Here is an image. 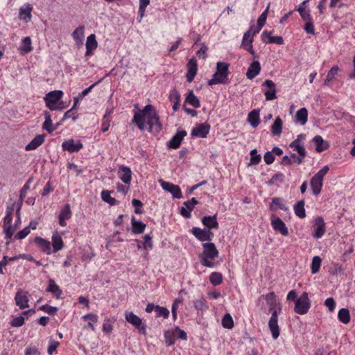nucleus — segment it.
Here are the masks:
<instances>
[{
  "label": "nucleus",
  "mask_w": 355,
  "mask_h": 355,
  "mask_svg": "<svg viewBox=\"0 0 355 355\" xmlns=\"http://www.w3.org/2000/svg\"><path fill=\"white\" fill-rule=\"evenodd\" d=\"M133 121L141 130L145 129L146 121L149 126L148 130L150 132L153 129L157 132H159L162 129V124L158 114L151 105H146L142 110L135 113Z\"/></svg>",
  "instance_id": "f257e3e1"
},
{
  "label": "nucleus",
  "mask_w": 355,
  "mask_h": 355,
  "mask_svg": "<svg viewBox=\"0 0 355 355\" xmlns=\"http://www.w3.org/2000/svg\"><path fill=\"white\" fill-rule=\"evenodd\" d=\"M269 305V311H272L271 317L268 322V327L271 331L273 339H277L279 336V327L277 324L278 312L275 309L277 306L276 295L273 292L269 293L263 296Z\"/></svg>",
  "instance_id": "f03ea898"
},
{
  "label": "nucleus",
  "mask_w": 355,
  "mask_h": 355,
  "mask_svg": "<svg viewBox=\"0 0 355 355\" xmlns=\"http://www.w3.org/2000/svg\"><path fill=\"white\" fill-rule=\"evenodd\" d=\"M202 248L204 250L200 256L201 264L205 267L214 268L216 264L213 260L218 256V250L213 243H202Z\"/></svg>",
  "instance_id": "7ed1b4c3"
},
{
  "label": "nucleus",
  "mask_w": 355,
  "mask_h": 355,
  "mask_svg": "<svg viewBox=\"0 0 355 355\" xmlns=\"http://www.w3.org/2000/svg\"><path fill=\"white\" fill-rule=\"evenodd\" d=\"M229 64L223 62H218L216 64V71L212 76V78L208 81V85L211 86L217 84H225L228 80Z\"/></svg>",
  "instance_id": "20e7f679"
},
{
  "label": "nucleus",
  "mask_w": 355,
  "mask_h": 355,
  "mask_svg": "<svg viewBox=\"0 0 355 355\" xmlns=\"http://www.w3.org/2000/svg\"><path fill=\"white\" fill-rule=\"evenodd\" d=\"M329 170V166H324L311 178L310 184L313 195L318 196L320 194L322 187L323 178Z\"/></svg>",
  "instance_id": "39448f33"
},
{
  "label": "nucleus",
  "mask_w": 355,
  "mask_h": 355,
  "mask_svg": "<svg viewBox=\"0 0 355 355\" xmlns=\"http://www.w3.org/2000/svg\"><path fill=\"white\" fill-rule=\"evenodd\" d=\"M13 210L12 207H7L6 215L3 220V231L6 234V238L8 239L12 238L13 233L16 230V227L12 225Z\"/></svg>",
  "instance_id": "423d86ee"
},
{
  "label": "nucleus",
  "mask_w": 355,
  "mask_h": 355,
  "mask_svg": "<svg viewBox=\"0 0 355 355\" xmlns=\"http://www.w3.org/2000/svg\"><path fill=\"white\" fill-rule=\"evenodd\" d=\"M289 146L298 153V155L295 153H292L290 157H291L293 164H297V165L301 164L304 157L306 156V151L304 146L298 145L297 141H292Z\"/></svg>",
  "instance_id": "0eeeda50"
},
{
  "label": "nucleus",
  "mask_w": 355,
  "mask_h": 355,
  "mask_svg": "<svg viewBox=\"0 0 355 355\" xmlns=\"http://www.w3.org/2000/svg\"><path fill=\"white\" fill-rule=\"evenodd\" d=\"M309 308L310 300L309 299L308 293L304 292L295 301L294 311L298 314L303 315L307 313Z\"/></svg>",
  "instance_id": "6e6552de"
},
{
  "label": "nucleus",
  "mask_w": 355,
  "mask_h": 355,
  "mask_svg": "<svg viewBox=\"0 0 355 355\" xmlns=\"http://www.w3.org/2000/svg\"><path fill=\"white\" fill-rule=\"evenodd\" d=\"M125 318L128 322L135 327L142 334H146V326L142 324L141 319L135 315L133 312L126 311L125 313Z\"/></svg>",
  "instance_id": "1a4fd4ad"
},
{
  "label": "nucleus",
  "mask_w": 355,
  "mask_h": 355,
  "mask_svg": "<svg viewBox=\"0 0 355 355\" xmlns=\"http://www.w3.org/2000/svg\"><path fill=\"white\" fill-rule=\"evenodd\" d=\"M159 182L164 191L172 194L173 198L178 199L182 198V194L179 186L166 182L162 179H160Z\"/></svg>",
  "instance_id": "9d476101"
},
{
  "label": "nucleus",
  "mask_w": 355,
  "mask_h": 355,
  "mask_svg": "<svg viewBox=\"0 0 355 355\" xmlns=\"http://www.w3.org/2000/svg\"><path fill=\"white\" fill-rule=\"evenodd\" d=\"M313 227L314 232L312 236L313 238L320 239L324 234L326 231L325 223L322 217L318 216L315 218Z\"/></svg>",
  "instance_id": "9b49d317"
},
{
  "label": "nucleus",
  "mask_w": 355,
  "mask_h": 355,
  "mask_svg": "<svg viewBox=\"0 0 355 355\" xmlns=\"http://www.w3.org/2000/svg\"><path fill=\"white\" fill-rule=\"evenodd\" d=\"M271 225L275 231L279 232L283 236L288 235V230L284 221L278 216L272 215Z\"/></svg>",
  "instance_id": "f8f14e48"
},
{
  "label": "nucleus",
  "mask_w": 355,
  "mask_h": 355,
  "mask_svg": "<svg viewBox=\"0 0 355 355\" xmlns=\"http://www.w3.org/2000/svg\"><path fill=\"white\" fill-rule=\"evenodd\" d=\"M192 234L201 241H211L214 236V234L207 229H200L199 227H193Z\"/></svg>",
  "instance_id": "ddd939ff"
},
{
  "label": "nucleus",
  "mask_w": 355,
  "mask_h": 355,
  "mask_svg": "<svg viewBox=\"0 0 355 355\" xmlns=\"http://www.w3.org/2000/svg\"><path fill=\"white\" fill-rule=\"evenodd\" d=\"M28 293L23 290L18 291L15 297L16 305L19 309H23L29 306L28 305Z\"/></svg>",
  "instance_id": "4468645a"
},
{
  "label": "nucleus",
  "mask_w": 355,
  "mask_h": 355,
  "mask_svg": "<svg viewBox=\"0 0 355 355\" xmlns=\"http://www.w3.org/2000/svg\"><path fill=\"white\" fill-rule=\"evenodd\" d=\"M262 87H267L268 89L264 92L267 101L274 100L277 98V89L275 84L271 80H266L262 83Z\"/></svg>",
  "instance_id": "2eb2a0df"
},
{
  "label": "nucleus",
  "mask_w": 355,
  "mask_h": 355,
  "mask_svg": "<svg viewBox=\"0 0 355 355\" xmlns=\"http://www.w3.org/2000/svg\"><path fill=\"white\" fill-rule=\"evenodd\" d=\"M186 135L187 132L185 130H178L176 134L168 142L167 146L169 148L177 149L180 147L182 141Z\"/></svg>",
  "instance_id": "dca6fc26"
},
{
  "label": "nucleus",
  "mask_w": 355,
  "mask_h": 355,
  "mask_svg": "<svg viewBox=\"0 0 355 355\" xmlns=\"http://www.w3.org/2000/svg\"><path fill=\"white\" fill-rule=\"evenodd\" d=\"M210 130V125L207 123H200L193 128L191 131L192 137H198L205 138L208 135Z\"/></svg>",
  "instance_id": "f3484780"
},
{
  "label": "nucleus",
  "mask_w": 355,
  "mask_h": 355,
  "mask_svg": "<svg viewBox=\"0 0 355 355\" xmlns=\"http://www.w3.org/2000/svg\"><path fill=\"white\" fill-rule=\"evenodd\" d=\"M83 147L80 141H75L73 139L65 141L62 144V149L70 153L78 152Z\"/></svg>",
  "instance_id": "a211bd4d"
},
{
  "label": "nucleus",
  "mask_w": 355,
  "mask_h": 355,
  "mask_svg": "<svg viewBox=\"0 0 355 355\" xmlns=\"http://www.w3.org/2000/svg\"><path fill=\"white\" fill-rule=\"evenodd\" d=\"M187 66H188V71H187V73L186 75V78H187V80L189 83H191L193 80V79L197 73L198 66H197L196 60L194 59H191L189 61Z\"/></svg>",
  "instance_id": "6ab92c4d"
},
{
  "label": "nucleus",
  "mask_w": 355,
  "mask_h": 355,
  "mask_svg": "<svg viewBox=\"0 0 355 355\" xmlns=\"http://www.w3.org/2000/svg\"><path fill=\"white\" fill-rule=\"evenodd\" d=\"M261 71V64L259 61H254L248 67L246 76L248 79L252 80L256 77Z\"/></svg>",
  "instance_id": "aec40b11"
},
{
  "label": "nucleus",
  "mask_w": 355,
  "mask_h": 355,
  "mask_svg": "<svg viewBox=\"0 0 355 355\" xmlns=\"http://www.w3.org/2000/svg\"><path fill=\"white\" fill-rule=\"evenodd\" d=\"M71 212L70 209V206L69 204L64 205V207L61 209L60 216H59V224L62 227H65L67 223L65 222L66 220H68L71 218Z\"/></svg>",
  "instance_id": "412c9836"
},
{
  "label": "nucleus",
  "mask_w": 355,
  "mask_h": 355,
  "mask_svg": "<svg viewBox=\"0 0 355 355\" xmlns=\"http://www.w3.org/2000/svg\"><path fill=\"white\" fill-rule=\"evenodd\" d=\"M45 135H36L32 141L26 146V150H33L36 149L40 145H42L44 141Z\"/></svg>",
  "instance_id": "4be33fe9"
},
{
  "label": "nucleus",
  "mask_w": 355,
  "mask_h": 355,
  "mask_svg": "<svg viewBox=\"0 0 355 355\" xmlns=\"http://www.w3.org/2000/svg\"><path fill=\"white\" fill-rule=\"evenodd\" d=\"M98 46V43L96 40V36L94 34H91L87 38L86 41V53L85 56H89L92 54V51L96 49Z\"/></svg>",
  "instance_id": "5701e85b"
},
{
  "label": "nucleus",
  "mask_w": 355,
  "mask_h": 355,
  "mask_svg": "<svg viewBox=\"0 0 355 355\" xmlns=\"http://www.w3.org/2000/svg\"><path fill=\"white\" fill-rule=\"evenodd\" d=\"M119 174L120 179L125 184H129L132 178V171L129 167L121 166L119 167Z\"/></svg>",
  "instance_id": "b1692460"
},
{
  "label": "nucleus",
  "mask_w": 355,
  "mask_h": 355,
  "mask_svg": "<svg viewBox=\"0 0 355 355\" xmlns=\"http://www.w3.org/2000/svg\"><path fill=\"white\" fill-rule=\"evenodd\" d=\"M261 39L265 42L282 44L284 40L281 36H271L270 33L265 31L262 33Z\"/></svg>",
  "instance_id": "393cba45"
},
{
  "label": "nucleus",
  "mask_w": 355,
  "mask_h": 355,
  "mask_svg": "<svg viewBox=\"0 0 355 355\" xmlns=\"http://www.w3.org/2000/svg\"><path fill=\"white\" fill-rule=\"evenodd\" d=\"M33 7L31 4L26 3L24 6L19 8V18L26 21V22L30 21L31 19V12Z\"/></svg>",
  "instance_id": "a878e982"
},
{
  "label": "nucleus",
  "mask_w": 355,
  "mask_h": 355,
  "mask_svg": "<svg viewBox=\"0 0 355 355\" xmlns=\"http://www.w3.org/2000/svg\"><path fill=\"white\" fill-rule=\"evenodd\" d=\"M62 94L63 93L60 90L52 91L46 94L44 99L45 102L58 103V101L62 98Z\"/></svg>",
  "instance_id": "bb28decb"
},
{
  "label": "nucleus",
  "mask_w": 355,
  "mask_h": 355,
  "mask_svg": "<svg viewBox=\"0 0 355 355\" xmlns=\"http://www.w3.org/2000/svg\"><path fill=\"white\" fill-rule=\"evenodd\" d=\"M248 121L253 128H257L260 123L259 110L254 109L249 112Z\"/></svg>",
  "instance_id": "cd10ccee"
},
{
  "label": "nucleus",
  "mask_w": 355,
  "mask_h": 355,
  "mask_svg": "<svg viewBox=\"0 0 355 355\" xmlns=\"http://www.w3.org/2000/svg\"><path fill=\"white\" fill-rule=\"evenodd\" d=\"M283 122L279 116L276 117L270 128L271 134L273 136H279L282 134Z\"/></svg>",
  "instance_id": "c85d7f7f"
},
{
  "label": "nucleus",
  "mask_w": 355,
  "mask_h": 355,
  "mask_svg": "<svg viewBox=\"0 0 355 355\" xmlns=\"http://www.w3.org/2000/svg\"><path fill=\"white\" fill-rule=\"evenodd\" d=\"M202 222L205 226L208 227L207 230H210V229L211 228H218V223L216 220V215L212 216H205L202 218Z\"/></svg>",
  "instance_id": "c756f323"
},
{
  "label": "nucleus",
  "mask_w": 355,
  "mask_h": 355,
  "mask_svg": "<svg viewBox=\"0 0 355 355\" xmlns=\"http://www.w3.org/2000/svg\"><path fill=\"white\" fill-rule=\"evenodd\" d=\"M44 115L45 117V121L42 125V128L46 130L49 133H51L55 130H56L57 127H53L52 120L51 117V114L49 112L44 111Z\"/></svg>",
  "instance_id": "7c9ffc66"
},
{
  "label": "nucleus",
  "mask_w": 355,
  "mask_h": 355,
  "mask_svg": "<svg viewBox=\"0 0 355 355\" xmlns=\"http://www.w3.org/2000/svg\"><path fill=\"white\" fill-rule=\"evenodd\" d=\"M313 141L316 144L315 150L318 153L326 150L329 147L328 143L324 141L320 135L315 136L313 139Z\"/></svg>",
  "instance_id": "2f4dec72"
},
{
  "label": "nucleus",
  "mask_w": 355,
  "mask_h": 355,
  "mask_svg": "<svg viewBox=\"0 0 355 355\" xmlns=\"http://www.w3.org/2000/svg\"><path fill=\"white\" fill-rule=\"evenodd\" d=\"M146 225L140 220H136L135 217L132 218V231L134 234H141L145 230Z\"/></svg>",
  "instance_id": "473e14b6"
},
{
  "label": "nucleus",
  "mask_w": 355,
  "mask_h": 355,
  "mask_svg": "<svg viewBox=\"0 0 355 355\" xmlns=\"http://www.w3.org/2000/svg\"><path fill=\"white\" fill-rule=\"evenodd\" d=\"M184 103H188L193 107L198 108L200 106V101L194 94L193 90H190L185 98Z\"/></svg>",
  "instance_id": "72a5a7b5"
},
{
  "label": "nucleus",
  "mask_w": 355,
  "mask_h": 355,
  "mask_svg": "<svg viewBox=\"0 0 355 355\" xmlns=\"http://www.w3.org/2000/svg\"><path fill=\"white\" fill-rule=\"evenodd\" d=\"M52 245L54 252L60 250L64 246L62 239L58 233L54 234L52 236Z\"/></svg>",
  "instance_id": "f704fd0d"
},
{
  "label": "nucleus",
  "mask_w": 355,
  "mask_h": 355,
  "mask_svg": "<svg viewBox=\"0 0 355 355\" xmlns=\"http://www.w3.org/2000/svg\"><path fill=\"white\" fill-rule=\"evenodd\" d=\"M47 292L52 293L54 294L57 298H60L62 295V291L60 288V287L55 284V281L53 279L49 280V286L46 289Z\"/></svg>",
  "instance_id": "c9c22d12"
},
{
  "label": "nucleus",
  "mask_w": 355,
  "mask_h": 355,
  "mask_svg": "<svg viewBox=\"0 0 355 355\" xmlns=\"http://www.w3.org/2000/svg\"><path fill=\"white\" fill-rule=\"evenodd\" d=\"M294 211L296 216L300 218H304L306 216L304 201L303 200L298 201L294 205Z\"/></svg>",
  "instance_id": "e433bc0d"
},
{
  "label": "nucleus",
  "mask_w": 355,
  "mask_h": 355,
  "mask_svg": "<svg viewBox=\"0 0 355 355\" xmlns=\"http://www.w3.org/2000/svg\"><path fill=\"white\" fill-rule=\"evenodd\" d=\"M35 243L47 254L51 253V245L49 241L40 237H36Z\"/></svg>",
  "instance_id": "4c0bfd02"
},
{
  "label": "nucleus",
  "mask_w": 355,
  "mask_h": 355,
  "mask_svg": "<svg viewBox=\"0 0 355 355\" xmlns=\"http://www.w3.org/2000/svg\"><path fill=\"white\" fill-rule=\"evenodd\" d=\"M72 37L77 44H82L84 37V26H79L76 28L72 33Z\"/></svg>",
  "instance_id": "58836bf2"
},
{
  "label": "nucleus",
  "mask_w": 355,
  "mask_h": 355,
  "mask_svg": "<svg viewBox=\"0 0 355 355\" xmlns=\"http://www.w3.org/2000/svg\"><path fill=\"white\" fill-rule=\"evenodd\" d=\"M308 111L306 108L302 107L300 109L295 115L296 120L301 124L304 125L307 121Z\"/></svg>",
  "instance_id": "ea45409f"
},
{
  "label": "nucleus",
  "mask_w": 355,
  "mask_h": 355,
  "mask_svg": "<svg viewBox=\"0 0 355 355\" xmlns=\"http://www.w3.org/2000/svg\"><path fill=\"white\" fill-rule=\"evenodd\" d=\"M275 208H279L284 211H286L288 209V208L286 207L284 202V200L281 198H273L272 199V203L270 205V209L271 210H273Z\"/></svg>",
  "instance_id": "a19ab883"
},
{
  "label": "nucleus",
  "mask_w": 355,
  "mask_h": 355,
  "mask_svg": "<svg viewBox=\"0 0 355 355\" xmlns=\"http://www.w3.org/2000/svg\"><path fill=\"white\" fill-rule=\"evenodd\" d=\"M113 191L103 190L101 192V198L104 202H107L110 205H115L118 204L117 200L111 197L110 194L113 193Z\"/></svg>",
  "instance_id": "79ce46f5"
},
{
  "label": "nucleus",
  "mask_w": 355,
  "mask_h": 355,
  "mask_svg": "<svg viewBox=\"0 0 355 355\" xmlns=\"http://www.w3.org/2000/svg\"><path fill=\"white\" fill-rule=\"evenodd\" d=\"M338 318L339 320L344 323L347 324L350 321L349 311L347 309H341L339 310L338 313Z\"/></svg>",
  "instance_id": "37998d69"
},
{
  "label": "nucleus",
  "mask_w": 355,
  "mask_h": 355,
  "mask_svg": "<svg viewBox=\"0 0 355 355\" xmlns=\"http://www.w3.org/2000/svg\"><path fill=\"white\" fill-rule=\"evenodd\" d=\"M322 259L319 256L313 257L311 262V269L313 274H315L319 271L321 266Z\"/></svg>",
  "instance_id": "c03bdc74"
},
{
  "label": "nucleus",
  "mask_w": 355,
  "mask_h": 355,
  "mask_svg": "<svg viewBox=\"0 0 355 355\" xmlns=\"http://www.w3.org/2000/svg\"><path fill=\"white\" fill-rule=\"evenodd\" d=\"M209 281L214 286L219 285L223 282V276L220 272H214L209 276Z\"/></svg>",
  "instance_id": "a18cd8bd"
},
{
  "label": "nucleus",
  "mask_w": 355,
  "mask_h": 355,
  "mask_svg": "<svg viewBox=\"0 0 355 355\" xmlns=\"http://www.w3.org/2000/svg\"><path fill=\"white\" fill-rule=\"evenodd\" d=\"M175 331H166L164 333L165 341L168 346H171L175 343Z\"/></svg>",
  "instance_id": "49530a36"
},
{
  "label": "nucleus",
  "mask_w": 355,
  "mask_h": 355,
  "mask_svg": "<svg viewBox=\"0 0 355 355\" xmlns=\"http://www.w3.org/2000/svg\"><path fill=\"white\" fill-rule=\"evenodd\" d=\"M306 3V1H303L297 10L300 14L301 17L302 18V19L304 21H307V20H309L311 19L310 13H309V10H306V9L304 8V5Z\"/></svg>",
  "instance_id": "de8ad7c7"
},
{
  "label": "nucleus",
  "mask_w": 355,
  "mask_h": 355,
  "mask_svg": "<svg viewBox=\"0 0 355 355\" xmlns=\"http://www.w3.org/2000/svg\"><path fill=\"white\" fill-rule=\"evenodd\" d=\"M222 324L224 328L232 329L234 326V322L230 313H226L223 318Z\"/></svg>",
  "instance_id": "09e8293b"
},
{
  "label": "nucleus",
  "mask_w": 355,
  "mask_h": 355,
  "mask_svg": "<svg viewBox=\"0 0 355 355\" xmlns=\"http://www.w3.org/2000/svg\"><path fill=\"white\" fill-rule=\"evenodd\" d=\"M193 305L197 310L205 311L208 309L206 300L203 297L194 300Z\"/></svg>",
  "instance_id": "8fccbe9b"
},
{
  "label": "nucleus",
  "mask_w": 355,
  "mask_h": 355,
  "mask_svg": "<svg viewBox=\"0 0 355 355\" xmlns=\"http://www.w3.org/2000/svg\"><path fill=\"white\" fill-rule=\"evenodd\" d=\"M250 164L256 165L261 162V157L259 154H257V149H252L250 151Z\"/></svg>",
  "instance_id": "3c124183"
},
{
  "label": "nucleus",
  "mask_w": 355,
  "mask_h": 355,
  "mask_svg": "<svg viewBox=\"0 0 355 355\" xmlns=\"http://www.w3.org/2000/svg\"><path fill=\"white\" fill-rule=\"evenodd\" d=\"M338 71H339L338 67L334 66L328 72V73L327 75V78L324 80V84L326 85V84H327V83L332 80L334 78L335 75L338 73Z\"/></svg>",
  "instance_id": "603ef678"
},
{
  "label": "nucleus",
  "mask_w": 355,
  "mask_h": 355,
  "mask_svg": "<svg viewBox=\"0 0 355 355\" xmlns=\"http://www.w3.org/2000/svg\"><path fill=\"white\" fill-rule=\"evenodd\" d=\"M155 311L157 313L158 317L162 316L164 318H168L169 311L165 307L156 305Z\"/></svg>",
  "instance_id": "864d4df0"
},
{
  "label": "nucleus",
  "mask_w": 355,
  "mask_h": 355,
  "mask_svg": "<svg viewBox=\"0 0 355 355\" xmlns=\"http://www.w3.org/2000/svg\"><path fill=\"white\" fill-rule=\"evenodd\" d=\"M33 181V178H29L27 182L23 186L21 189L20 190L19 198L21 199H24L26 196L27 191L30 189V184Z\"/></svg>",
  "instance_id": "5fc2aeb1"
},
{
  "label": "nucleus",
  "mask_w": 355,
  "mask_h": 355,
  "mask_svg": "<svg viewBox=\"0 0 355 355\" xmlns=\"http://www.w3.org/2000/svg\"><path fill=\"white\" fill-rule=\"evenodd\" d=\"M21 49L26 53L30 52L32 50L31 40L30 37H26L23 40V45Z\"/></svg>",
  "instance_id": "6e6d98bb"
},
{
  "label": "nucleus",
  "mask_w": 355,
  "mask_h": 355,
  "mask_svg": "<svg viewBox=\"0 0 355 355\" xmlns=\"http://www.w3.org/2000/svg\"><path fill=\"white\" fill-rule=\"evenodd\" d=\"M200 45H201V47L198 51L197 55L200 58H202V60H205L207 57V52L208 48L204 43H202Z\"/></svg>",
  "instance_id": "4d7b16f0"
},
{
  "label": "nucleus",
  "mask_w": 355,
  "mask_h": 355,
  "mask_svg": "<svg viewBox=\"0 0 355 355\" xmlns=\"http://www.w3.org/2000/svg\"><path fill=\"white\" fill-rule=\"evenodd\" d=\"M24 318L22 315L15 318L10 322L12 327H19L24 323Z\"/></svg>",
  "instance_id": "13d9d810"
},
{
  "label": "nucleus",
  "mask_w": 355,
  "mask_h": 355,
  "mask_svg": "<svg viewBox=\"0 0 355 355\" xmlns=\"http://www.w3.org/2000/svg\"><path fill=\"white\" fill-rule=\"evenodd\" d=\"M110 114V112L107 111L106 114L103 116V122H102V128L101 130L103 132H106L109 130L110 128V120L107 118V116Z\"/></svg>",
  "instance_id": "bf43d9fd"
},
{
  "label": "nucleus",
  "mask_w": 355,
  "mask_h": 355,
  "mask_svg": "<svg viewBox=\"0 0 355 355\" xmlns=\"http://www.w3.org/2000/svg\"><path fill=\"white\" fill-rule=\"evenodd\" d=\"M144 242L143 243V248H150L152 249L153 248V243L152 242V236L150 234H146L144 237Z\"/></svg>",
  "instance_id": "052dcab7"
},
{
  "label": "nucleus",
  "mask_w": 355,
  "mask_h": 355,
  "mask_svg": "<svg viewBox=\"0 0 355 355\" xmlns=\"http://www.w3.org/2000/svg\"><path fill=\"white\" fill-rule=\"evenodd\" d=\"M268 8L269 6L267 7V8L262 12V14L259 17L257 20V25H259V26L263 27L265 25L268 12Z\"/></svg>",
  "instance_id": "680f3d73"
},
{
  "label": "nucleus",
  "mask_w": 355,
  "mask_h": 355,
  "mask_svg": "<svg viewBox=\"0 0 355 355\" xmlns=\"http://www.w3.org/2000/svg\"><path fill=\"white\" fill-rule=\"evenodd\" d=\"M305 21L304 31L309 34L314 35L315 29L311 19Z\"/></svg>",
  "instance_id": "e2e57ef3"
},
{
  "label": "nucleus",
  "mask_w": 355,
  "mask_h": 355,
  "mask_svg": "<svg viewBox=\"0 0 355 355\" xmlns=\"http://www.w3.org/2000/svg\"><path fill=\"white\" fill-rule=\"evenodd\" d=\"M40 310H42L49 315H54L57 311L58 309L55 306H51L48 304L43 305L40 307Z\"/></svg>",
  "instance_id": "0e129e2a"
},
{
  "label": "nucleus",
  "mask_w": 355,
  "mask_h": 355,
  "mask_svg": "<svg viewBox=\"0 0 355 355\" xmlns=\"http://www.w3.org/2000/svg\"><path fill=\"white\" fill-rule=\"evenodd\" d=\"M169 99L173 103L180 102V95L175 89H173L170 92Z\"/></svg>",
  "instance_id": "69168bd1"
},
{
  "label": "nucleus",
  "mask_w": 355,
  "mask_h": 355,
  "mask_svg": "<svg viewBox=\"0 0 355 355\" xmlns=\"http://www.w3.org/2000/svg\"><path fill=\"white\" fill-rule=\"evenodd\" d=\"M150 3V0H139V12L141 17H143L147 6Z\"/></svg>",
  "instance_id": "338daca9"
},
{
  "label": "nucleus",
  "mask_w": 355,
  "mask_h": 355,
  "mask_svg": "<svg viewBox=\"0 0 355 355\" xmlns=\"http://www.w3.org/2000/svg\"><path fill=\"white\" fill-rule=\"evenodd\" d=\"M263 159L266 164L269 165L275 161V156L271 151H268L264 154Z\"/></svg>",
  "instance_id": "774afa93"
}]
</instances>
